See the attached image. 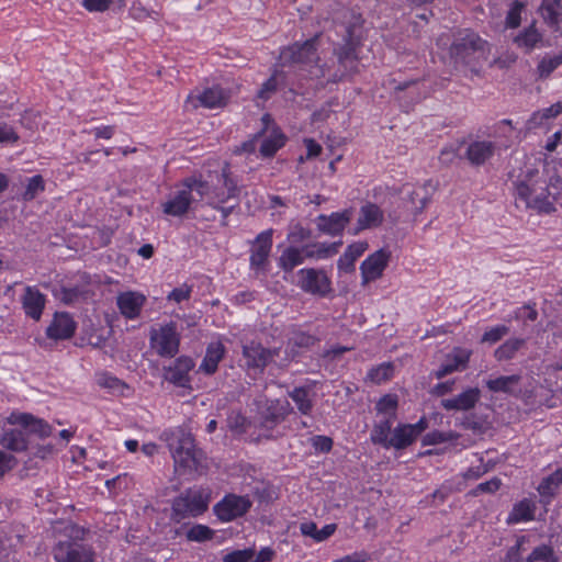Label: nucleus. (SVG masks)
<instances>
[{"label": "nucleus", "instance_id": "nucleus-1", "mask_svg": "<svg viewBox=\"0 0 562 562\" xmlns=\"http://www.w3.org/2000/svg\"><path fill=\"white\" fill-rule=\"evenodd\" d=\"M161 439L166 441L172 456L176 471L180 474L203 473L205 470V453L195 447L194 438L183 429L165 430Z\"/></svg>", "mask_w": 562, "mask_h": 562}, {"label": "nucleus", "instance_id": "nucleus-2", "mask_svg": "<svg viewBox=\"0 0 562 562\" xmlns=\"http://www.w3.org/2000/svg\"><path fill=\"white\" fill-rule=\"evenodd\" d=\"M85 529L72 526L66 539L59 540L52 549L55 562H94L95 551L85 543Z\"/></svg>", "mask_w": 562, "mask_h": 562}, {"label": "nucleus", "instance_id": "nucleus-3", "mask_svg": "<svg viewBox=\"0 0 562 562\" xmlns=\"http://www.w3.org/2000/svg\"><path fill=\"white\" fill-rule=\"evenodd\" d=\"M210 503V496L203 488H187L171 502L170 519L179 524L187 518H196L203 515Z\"/></svg>", "mask_w": 562, "mask_h": 562}, {"label": "nucleus", "instance_id": "nucleus-4", "mask_svg": "<svg viewBox=\"0 0 562 562\" xmlns=\"http://www.w3.org/2000/svg\"><path fill=\"white\" fill-rule=\"evenodd\" d=\"M360 42L353 36L352 27H347L344 44L334 49L337 57V68L331 75L330 82L346 80L359 72L358 48Z\"/></svg>", "mask_w": 562, "mask_h": 562}, {"label": "nucleus", "instance_id": "nucleus-5", "mask_svg": "<svg viewBox=\"0 0 562 562\" xmlns=\"http://www.w3.org/2000/svg\"><path fill=\"white\" fill-rule=\"evenodd\" d=\"M486 42L472 31L458 36L450 47V55L456 63L470 66L484 53Z\"/></svg>", "mask_w": 562, "mask_h": 562}, {"label": "nucleus", "instance_id": "nucleus-6", "mask_svg": "<svg viewBox=\"0 0 562 562\" xmlns=\"http://www.w3.org/2000/svg\"><path fill=\"white\" fill-rule=\"evenodd\" d=\"M280 348H266L261 342L251 340L243 345V360L248 372L263 373L265 369L279 357Z\"/></svg>", "mask_w": 562, "mask_h": 562}, {"label": "nucleus", "instance_id": "nucleus-7", "mask_svg": "<svg viewBox=\"0 0 562 562\" xmlns=\"http://www.w3.org/2000/svg\"><path fill=\"white\" fill-rule=\"evenodd\" d=\"M8 420L10 424L24 429L23 434L30 440L31 448L34 447L35 442L44 440L53 434L52 425L30 413H12Z\"/></svg>", "mask_w": 562, "mask_h": 562}, {"label": "nucleus", "instance_id": "nucleus-8", "mask_svg": "<svg viewBox=\"0 0 562 562\" xmlns=\"http://www.w3.org/2000/svg\"><path fill=\"white\" fill-rule=\"evenodd\" d=\"M297 278V285L305 293L325 297L331 292V281L322 269H300Z\"/></svg>", "mask_w": 562, "mask_h": 562}, {"label": "nucleus", "instance_id": "nucleus-9", "mask_svg": "<svg viewBox=\"0 0 562 562\" xmlns=\"http://www.w3.org/2000/svg\"><path fill=\"white\" fill-rule=\"evenodd\" d=\"M293 412V407L286 400H268L266 406L258 412V427L272 431L279 424Z\"/></svg>", "mask_w": 562, "mask_h": 562}, {"label": "nucleus", "instance_id": "nucleus-10", "mask_svg": "<svg viewBox=\"0 0 562 562\" xmlns=\"http://www.w3.org/2000/svg\"><path fill=\"white\" fill-rule=\"evenodd\" d=\"M252 503L245 495L227 494L213 507L216 517L224 522L243 517L250 509Z\"/></svg>", "mask_w": 562, "mask_h": 562}, {"label": "nucleus", "instance_id": "nucleus-11", "mask_svg": "<svg viewBox=\"0 0 562 562\" xmlns=\"http://www.w3.org/2000/svg\"><path fill=\"white\" fill-rule=\"evenodd\" d=\"M498 146L495 142L486 139H472L467 143L464 154L460 157L465 159L473 168L485 166L496 154Z\"/></svg>", "mask_w": 562, "mask_h": 562}, {"label": "nucleus", "instance_id": "nucleus-12", "mask_svg": "<svg viewBox=\"0 0 562 562\" xmlns=\"http://www.w3.org/2000/svg\"><path fill=\"white\" fill-rule=\"evenodd\" d=\"M195 363L191 357L180 356L168 367H164V379L178 387L191 390L190 372Z\"/></svg>", "mask_w": 562, "mask_h": 562}, {"label": "nucleus", "instance_id": "nucleus-13", "mask_svg": "<svg viewBox=\"0 0 562 562\" xmlns=\"http://www.w3.org/2000/svg\"><path fill=\"white\" fill-rule=\"evenodd\" d=\"M273 233L272 228H268L256 236L250 248L249 262L251 269L256 271L266 269L272 249Z\"/></svg>", "mask_w": 562, "mask_h": 562}, {"label": "nucleus", "instance_id": "nucleus-14", "mask_svg": "<svg viewBox=\"0 0 562 562\" xmlns=\"http://www.w3.org/2000/svg\"><path fill=\"white\" fill-rule=\"evenodd\" d=\"M390 259L391 251L386 248H380L369 255L360 265L362 284L380 279L383 276Z\"/></svg>", "mask_w": 562, "mask_h": 562}, {"label": "nucleus", "instance_id": "nucleus-15", "mask_svg": "<svg viewBox=\"0 0 562 562\" xmlns=\"http://www.w3.org/2000/svg\"><path fill=\"white\" fill-rule=\"evenodd\" d=\"M352 209H345L340 212H333L329 215L319 214L315 218L316 227L322 234L331 237L341 236L352 218Z\"/></svg>", "mask_w": 562, "mask_h": 562}, {"label": "nucleus", "instance_id": "nucleus-16", "mask_svg": "<svg viewBox=\"0 0 562 562\" xmlns=\"http://www.w3.org/2000/svg\"><path fill=\"white\" fill-rule=\"evenodd\" d=\"M157 352L161 357H173L179 351L180 338L173 323L162 326L157 335L151 336Z\"/></svg>", "mask_w": 562, "mask_h": 562}, {"label": "nucleus", "instance_id": "nucleus-17", "mask_svg": "<svg viewBox=\"0 0 562 562\" xmlns=\"http://www.w3.org/2000/svg\"><path fill=\"white\" fill-rule=\"evenodd\" d=\"M77 323L67 312H56L46 328V336L53 340H65L74 336Z\"/></svg>", "mask_w": 562, "mask_h": 562}, {"label": "nucleus", "instance_id": "nucleus-18", "mask_svg": "<svg viewBox=\"0 0 562 562\" xmlns=\"http://www.w3.org/2000/svg\"><path fill=\"white\" fill-rule=\"evenodd\" d=\"M282 57L291 64L307 65L316 61L318 59L316 37L310 38L302 44L295 43L291 45L282 53Z\"/></svg>", "mask_w": 562, "mask_h": 562}, {"label": "nucleus", "instance_id": "nucleus-19", "mask_svg": "<svg viewBox=\"0 0 562 562\" xmlns=\"http://www.w3.org/2000/svg\"><path fill=\"white\" fill-rule=\"evenodd\" d=\"M218 183H222L226 191L214 188V200L218 203H226L231 199H237L240 193L237 180L232 176L231 166L225 162L220 172L215 173Z\"/></svg>", "mask_w": 562, "mask_h": 562}, {"label": "nucleus", "instance_id": "nucleus-20", "mask_svg": "<svg viewBox=\"0 0 562 562\" xmlns=\"http://www.w3.org/2000/svg\"><path fill=\"white\" fill-rule=\"evenodd\" d=\"M21 304L25 315L37 322L45 308L46 295L36 286L26 285L21 296Z\"/></svg>", "mask_w": 562, "mask_h": 562}, {"label": "nucleus", "instance_id": "nucleus-21", "mask_svg": "<svg viewBox=\"0 0 562 562\" xmlns=\"http://www.w3.org/2000/svg\"><path fill=\"white\" fill-rule=\"evenodd\" d=\"M228 94L220 86H213L204 89L196 95H189L188 102H192L194 108L203 106L206 109H215L226 104Z\"/></svg>", "mask_w": 562, "mask_h": 562}, {"label": "nucleus", "instance_id": "nucleus-22", "mask_svg": "<svg viewBox=\"0 0 562 562\" xmlns=\"http://www.w3.org/2000/svg\"><path fill=\"white\" fill-rule=\"evenodd\" d=\"M472 351L464 348H453L451 353L447 356L446 361L435 372L437 379H442L456 371L464 370L468 367Z\"/></svg>", "mask_w": 562, "mask_h": 562}, {"label": "nucleus", "instance_id": "nucleus-23", "mask_svg": "<svg viewBox=\"0 0 562 562\" xmlns=\"http://www.w3.org/2000/svg\"><path fill=\"white\" fill-rule=\"evenodd\" d=\"M481 398V391L477 387H469L457 396L443 398L440 406L446 411H470L475 407Z\"/></svg>", "mask_w": 562, "mask_h": 562}, {"label": "nucleus", "instance_id": "nucleus-24", "mask_svg": "<svg viewBox=\"0 0 562 562\" xmlns=\"http://www.w3.org/2000/svg\"><path fill=\"white\" fill-rule=\"evenodd\" d=\"M145 302V295L132 291L121 293L116 297V305L121 314L128 319H135L139 316Z\"/></svg>", "mask_w": 562, "mask_h": 562}, {"label": "nucleus", "instance_id": "nucleus-25", "mask_svg": "<svg viewBox=\"0 0 562 562\" xmlns=\"http://www.w3.org/2000/svg\"><path fill=\"white\" fill-rule=\"evenodd\" d=\"M384 214L383 211L375 203L367 202L359 210V217L357 221V227L353 234H358L361 231L378 227L383 223Z\"/></svg>", "mask_w": 562, "mask_h": 562}, {"label": "nucleus", "instance_id": "nucleus-26", "mask_svg": "<svg viewBox=\"0 0 562 562\" xmlns=\"http://www.w3.org/2000/svg\"><path fill=\"white\" fill-rule=\"evenodd\" d=\"M193 201V196H189V191L183 188L162 204V212L170 216L181 217L189 211Z\"/></svg>", "mask_w": 562, "mask_h": 562}, {"label": "nucleus", "instance_id": "nucleus-27", "mask_svg": "<svg viewBox=\"0 0 562 562\" xmlns=\"http://www.w3.org/2000/svg\"><path fill=\"white\" fill-rule=\"evenodd\" d=\"M24 429L19 428L4 430L0 437V445L13 452H23L31 449L30 440L23 434Z\"/></svg>", "mask_w": 562, "mask_h": 562}, {"label": "nucleus", "instance_id": "nucleus-28", "mask_svg": "<svg viewBox=\"0 0 562 562\" xmlns=\"http://www.w3.org/2000/svg\"><path fill=\"white\" fill-rule=\"evenodd\" d=\"M368 248V243L356 241L347 247L345 252L339 257L337 267L340 271H355V262L360 258Z\"/></svg>", "mask_w": 562, "mask_h": 562}, {"label": "nucleus", "instance_id": "nucleus-29", "mask_svg": "<svg viewBox=\"0 0 562 562\" xmlns=\"http://www.w3.org/2000/svg\"><path fill=\"white\" fill-rule=\"evenodd\" d=\"M182 187L184 190L189 191V196H193L192 193L195 192L200 200H203L205 196L209 198L207 202L215 203L214 200V186L210 183L209 180H203L201 177H188L182 180Z\"/></svg>", "mask_w": 562, "mask_h": 562}, {"label": "nucleus", "instance_id": "nucleus-30", "mask_svg": "<svg viewBox=\"0 0 562 562\" xmlns=\"http://www.w3.org/2000/svg\"><path fill=\"white\" fill-rule=\"evenodd\" d=\"M224 353L225 347L222 342L210 344L199 369L207 375L214 374Z\"/></svg>", "mask_w": 562, "mask_h": 562}, {"label": "nucleus", "instance_id": "nucleus-31", "mask_svg": "<svg viewBox=\"0 0 562 562\" xmlns=\"http://www.w3.org/2000/svg\"><path fill=\"white\" fill-rule=\"evenodd\" d=\"M434 190L435 188L431 186V182L427 181L407 194L408 202L412 204L413 214L415 216L420 214L430 202Z\"/></svg>", "mask_w": 562, "mask_h": 562}, {"label": "nucleus", "instance_id": "nucleus-32", "mask_svg": "<svg viewBox=\"0 0 562 562\" xmlns=\"http://www.w3.org/2000/svg\"><path fill=\"white\" fill-rule=\"evenodd\" d=\"M539 11L550 27L559 30L562 23V0H542Z\"/></svg>", "mask_w": 562, "mask_h": 562}, {"label": "nucleus", "instance_id": "nucleus-33", "mask_svg": "<svg viewBox=\"0 0 562 562\" xmlns=\"http://www.w3.org/2000/svg\"><path fill=\"white\" fill-rule=\"evenodd\" d=\"M543 40V35L537 30L535 22L524 29L514 38L518 48L524 49L526 54L531 53Z\"/></svg>", "mask_w": 562, "mask_h": 562}, {"label": "nucleus", "instance_id": "nucleus-34", "mask_svg": "<svg viewBox=\"0 0 562 562\" xmlns=\"http://www.w3.org/2000/svg\"><path fill=\"white\" fill-rule=\"evenodd\" d=\"M342 245L341 240L331 244L317 243L313 245H305L300 248L305 258L325 259L338 252L339 247Z\"/></svg>", "mask_w": 562, "mask_h": 562}, {"label": "nucleus", "instance_id": "nucleus-35", "mask_svg": "<svg viewBox=\"0 0 562 562\" xmlns=\"http://www.w3.org/2000/svg\"><path fill=\"white\" fill-rule=\"evenodd\" d=\"M288 395L302 415H311L314 408V401L311 397V389L308 386H295L292 391L288 392Z\"/></svg>", "mask_w": 562, "mask_h": 562}, {"label": "nucleus", "instance_id": "nucleus-36", "mask_svg": "<svg viewBox=\"0 0 562 562\" xmlns=\"http://www.w3.org/2000/svg\"><path fill=\"white\" fill-rule=\"evenodd\" d=\"M405 424H398L393 430L390 440L385 449L404 450L409 447L415 439L413 438L412 431Z\"/></svg>", "mask_w": 562, "mask_h": 562}, {"label": "nucleus", "instance_id": "nucleus-37", "mask_svg": "<svg viewBox=\"0 0 562 562\" xmlns=\"http://www.w3.org/2000/svg\"><path fill=\"white\" fill-rule=\"evenodd\" d=\"M304 262V255L299 247H286L278 259V267L284 272H291Z\"/></svg>", "mask_w": 562, "mask_h": 562}, {"label": "nucleus", "instance_id": "nucleus-38", "mask_svg": "<svg viewBox=\"0 0 562 562\" xmlns=\"http://www.w3.org/2000/svg\"><path fill=\"white\" fill-rule=\"evenodd\" d=\"M393 420L394 419H392V417H384L373 424L370 432V440L373 445L381 446L385 449L387 441L390 440Z\"/></svg>", "mask_w": 562, "mask_h": 562}, {"label": "nucleus", "instance_id": "nucleus-39", "mask_svg": "<svg viewBox=\"0 0 562 562\" xmlns=\"http://www.w3.org/2000/svg\"><path fill=\"white\" fill-rule=\"evenodd\" d=\"M535 506L527 498L515 504L512 512L508 515V524H517L520 521H529L533 519Z\"/></svg>", "mask_w": 562, "mask_h": 562}, {"label": "nucleus", "instance_id": "nucleus-40", "mask_svg": "<svg viewBox=\"0 0 562 562\" xmlns=\"http://www.w3.org/2000/svg\"><path fill=\"white\" fill-rule=\"evenodd\" d=\"M526 345L525 338H510L502 344L494 352L498 361H507L515 357L517 351Z\"/></svg>", "mask_w": 562, "mask_h": 562}, {"label": "nucleus", "instance_id": "nucleus-41", "mask_svg": "<svg viewBox=\"0 0 562 562\" xmlns=\"http://www.w3.org/2000/svg\"><path fill=\"white\" fill-rule=\"evenodd\" d=\"M226 426L234 436H241L247 432L251 422L238 411H232L226 418Z\"/></svg>", "mask_w": 562, "mask_h": 562}, {"label": "nucleus", "instance_id": "nucleus-42", "mask_svg": "<svg viewBox=\"0 0 562 562\" xmlns=\"http://www.w3.org/2000/svg\"><path fill=\"white\" fill-rule=\"evenodd\" d=\"M519 381H520V376L517 374L502 375L496 379L487 380L486 387L491 392H495V393L503 392V393L512 394L513 393L512 387L514 385H517L519 383Z\"/></svg>", "mask_w": 562, "mask_h": 562}, {"label": "nucleus", "instance_id": "nucleus-43", "mask_svg": "<svg viewBox=\"0 0 562 562\" xmlns=\"http://www.w3.org/2000/svg\"><path fill=\"white\" fill-rule=\"evenodd\" d=\"M215 531L206 525L195 524L186 531V538L192 542H206L214 538Z\"/></svg>", "mask_w": 562, "mask_h": 562}, {"label": "nucleus", "instance_id": "nucleus-44", "mask_svg": "<svg viewBox=\"0 0 562 562\" xmlns=\"http://www.w3.org/2000/svg\"><path fill=\"white\" fill-rule=\"evenodd\" d=\"M460 438V435L454 431H440V430H432L427 432L423 439L422 443L423 446H435L448 441H456Z\"/></svg>", "mask_w": 562, "mask_h": 562}, {"label": "nucleus", "instance_id": "nucleus-45", "mask_svg": "<svg viewBox=\"0 0 562 562\" xmlns=\"http://www.w3.org/2000/svg\"><path fill=\"white\" fill-rule=\"evenodd\" d=\"M284 144L285 136L283 134H273L262 140L259 151L263 157H272Z\"/></svg>", "mask_w": 562, "mask_h": 562}, {"label": "nucleus", "instance_id": "nucleus-46", "mask_svg": "<svg viewBox=\"0 0 562 562\" xmlns=\"http://www.w3.org/2000/svg\"><path fill=\"white\" fill-rule=\"evenodd\" d=\"M97 383L100 387L108 389L113 394H123V391L128 389L122 380L106 372L98 375Z\"/></svg>", "mask_w": 562, "mask_h": 562}, {"label": "nucleus", "instance_id": "nucleus-47", "mask_svg": "<svg viewBox=\"0 0 562 562\" xmlns=\"http://www.w3.org/2000/svg\"><path fill=\"white\" fill-rule=\"evenodd\" d=\"M397 406V396L395 394H385L376 402L375 409L379 414H384L387 415L386 417L395 419Z\"/></svg>", "mask_w": 562, "mask_h": 562}, {"label": "nucleus", "instance_id": "nucleus-48", "mask_svg": "<svg viewBox=\"0 0 562 562\" xmlns=\"http://www.w3.org/2000/svg\"><path fill=\"white\" fill-rule=\"evenodd\" d=\"M393 366L390 362H384L369 370L367 378L375 383L381 384L389 381L393 376Z\"/></svg>", "mask_w": 562, "mask_h": 562}, {"label": "nucleus", "instance_id": "nucleus-49", "mask_svg": "<svg viewBox=\"0 0 562 562\" xmlns=\"http://www.w3.org/2000/svg\"><path fill=\"white\" fill-rule=\"evenodd\" d=\"M526 562H557L554 550L551 546L540 544L536 547L525 559Z\"/></svg>", "mask_w": 562, "mask_h": 562}, {"label": "nucleus", "instance_id": "nucleus-50", "mask_svg": "<svg viewBox=\"0 0 562 562\" xmlns=\"http://www.w3.org/2000/svg\"><path fill=\"white\" fill-rule=\"evenodd\" d=\"M562 65V52L553 57H543L538 66L537 71L540 78H548L558 67Z\"/></svg>", "mask_w": 562, "mask_h": 562}, {"label": "nucleus", "instance_id": "nucleus-51", "mask_svg": "<svg viewBox=\"0 0 562 562\" xmlns=\"http://www.w3.org/2000/svg\"><path fill=\"white\" fill-rule=\"evenodd\" d=\"M44 190L45 182L43 177L41 175H35L27 179V183L22 194V198L24 201H32Z\"/></svg>", "mask_w": 562, "mask_h": 562}, {"label": "nucleus", "instance_id": "nucleus-52", "mask_svg": "<svg viewBox=\"0 0 562 562\" xmlns=\"http://www.w3.org/2000/svg\"><path fill=\"white\" fill-rule=\"evenodd\" d=\"M461 426L464 429L471 430L474 434L479 435L485 434V431L488 428L486 420L482 419L481 417L474 414L465 416L461 422Z\"/></svg>", "mask_w": 562, "mask_h": 562}, {"label": "nucleus", "instance_id": "nucleus-53", "mask_svg": "<svg viewBox=\"0 0 562 562\" xmlns=\"http://www.w3.org/2000/svg\"><path fill=\"white\" fill-rule=\"evenodd\" d=\"M561 113H562V103L558 102L555 104H552L550 108L544 109L541 112L533 113L530 119V123H532L535 125L542 124L543 120L557 117Z\"/></svg>", "mask_w": 562, "mask_h": 562}, {"label": "nucleus", "instance_id": "nucleus-54", "mask_svg": "<svg viewBox=\"0 0 562 562\" xmlns=\"http://www.w3.org/2000/svg\"><path fill=\"white\" fill-rule=\"evenodd\" d=\"M524 9V3L515 0L506 15V25L509 29H516L520 25L521 22V11Z\"/></svg>", "mask_w": 562, "mask_h": 562}, {"label": "nucleus", "instance_id": "nucleus-55", "mask_svg": "<svg viewBox=\"0 0 562 562\" xmlns=\"http://www.w3.org/2000/svg\"><path fill=\"white\" fill-rule=\"evenodd\" d=\"M255 557L254 548H245L243 550H234L226 553L223 558V562H249Z\"/></svg>", "mask_w": 562, "mask_h": 562}, {"label": "nucleus", "instance_id": "nucleus-56", "mask_svg": "<svg viewBox=\"0 0 562 562\" xmlns=\"http://www.w3.org/2000/svg\"><path fill=\"white\" fill-rule=\"evenodd\" d=\"M502 486V481L497 476L492 477L486 482H482L473 488L470 494L473 496H477L480 494H493L499 490Z\"/></svg>", "mask_w": 562, "mask_h": 562}, {"label": "nucleus", "instance_id": "nucleus-57", "mask_svg": "<svg viewBox=\"0 0 562 562\" xmlns=\"http://www.w3.org/2000/svg\"><path fill=\"white\" fill-rule=\"evenodd\" d=\"M83 294L85 291L80 286H61L59 299L64 304L71 305Z\"/></svg>", "mask_w": 562, "mask_h": 562}, {"label": "nucleus", "instance_id": "nucleus-58", "mask_svg": "<svg viewBox=\"0 0 562 562\" xmlns=\"http://www.w3.org/2000/svg\"><path fill=\"white\" fill-rule=\"evenodd\" d=\"M508 333H509V327H507L506 325L494 326L483 334V336L481 338V342L495 344V342L499 341Z\"/></svg>", "mask_w": 562, "mask_h": 562}, {"label": "nucleus", "instance_id": "nucleus-59", "mask_svg": "<svg viewBox=\"0 0 562 562\" xmlns=\"http://www.w3.org/2000/svg\"><path fill=\"white\" fill-rule=\"evenodd\" d=\"M278 71L276 70L259 89L257 97L261 100H268L278 89Z\"/></svg>", "mask_w": 562, "mask_h": 562}, {"label": "nucleus", "instance_id": "nucleus-60", "mask_svg": "<svg viewBox=\"0 0 562 562\" xmlns=\"http://www.w3.org/2000/svg\"><path fill=\"white\" fill-rule=\"evenodd\" d=\"M526 542V538L524 536L518 537L516 543L512 546L505 555V562H521L524 561L521 557V552L524 550V544Z\"/></svg>", "mask_w": 562, "mask_h": 562}, {"label": "nucleus", "instance_id": "nucleus-61", "mask_svg": "<svg viewBox=\"0 0 562 562\" xmlns=\"http://www.w3.org/2000/svg\"><path fill=\"white\" fill-rule=\"evenodd\" d=\"M311 445L315 451L328 453L333 449L334 441L328 436L316 435L311 438Z\"/></svg>", "mask_w": 562, "mask_h": 562}, {"label": "nucleus", "instance_id": "nucleus-62", "mask_svg": "<svg viewBox=\"0 0 562 562\" xmlns=\"http://www.w3.org/2000/svg\"><path fill=\"white\" fill-rule=\"evenodd\" d=\"M316 341L317 338L315 336L303 331L294 334L291 338L293 347L297 348H310L314 346Z\"/></svg>", "mask_w": 562, "mask_h": 562}, {"label": "nucleus", "instance_id": "nucleus-63", "mask_svg": "<svg viewBox=\"0 0 562 562\" xmlns=\"http://www.w3.org/2000/svg\"><path fill=\"white\" fill-rule=\"evenodd\" d=\"M530 207L536 209L537 211L546 214H550L555 211L554 204L549 200L546 195L536 196L530 205Z\"/></svg>", "mask_w": 562, "mask_h": 562}, {"label": "nucleus", "instance_id": "nucleus-64", "mask_svg": "<svg viewBox=\"0 0 562 562\" xmlns=\"http://www.w3.org/2000/svg\"><path fill=\"white\" fill-rule=\"evenodd\" d=\"M192 292V286L188 284H182L179 288H175L168 295V301H173L176 303H181L190 299Z\"/></svg>", "mask_w": 562, "mask_h": 562}]
</instances>
